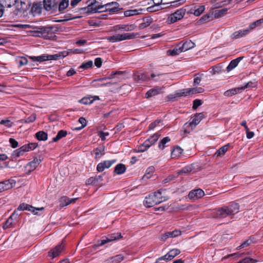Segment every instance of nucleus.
I'll list each match as a JSON object with an SVG mask.
<instances>
[{"label":"nucleus","instance_id":"obj_1","mask_svg":"<svg viewBox=\"0 0 263 263\" xmlns=\"http://www.w3.org/2000/svg\"><path fill=\"white\" fill-rule=\"evenodd\" d=\"M239 205L235 202L232 203L228 206H223L213 211L211 213L212 218L220 220L227 218L232 219L236 214L239 211Z\"/></svg>","mask_w":263,"mask_h":263},{"label":"nucleus","instance_id":"obj_2","mask_svg":"<svg viewBox=\"0 0 263 263\" xmlns=\"http://www.w3.org/2000/svg\"><path fill=\"white\" fill-rule=\"evenodd\" d=\"M27 210L28 211L31 212L33 214L36 215H40L41 214V212H42L44 210V207L35 208L32 205L29 204H27L26 203H22L17 208V211H14L13 213L11 214V215L9 217V218L6 221L4 228H8L10 227L12 223L13 219H16L17 216L18 215V213H17V211H25Z\"/></svg>","mask_w":263,"mask_h":263},{"label":"nucleus","instance_id":"obj_3","mask_svg":"<svg viewBox=\"0 0 263 263\" xmlns=\"http://www.w3.org/2000/svg\"><path fill=\"white\" fill-rule=\"evenodd\" d=\"M204 115L203 113L196 114L190 120L189 122L186 123L184 124V133H189L191 130H192L200 123Z\"/></svg>","mask_w":263,"mask_h":263},{"label":"nucleus","instance_id":"obj_4","mask_svg":"<svg viewBox=\"0 0 263 263\" xmlns=\"http://www.w3.org/2000/svg\"><path fill=\"white\" fill-rule=\"evenodd\" d=\"M104 6L101 5L99 2L92 0L87 7L83 8L82 9L87 13H95L104 11Z\"/></svg>","mask_w":263,"mask_h":263},{"label":"nucleus","instance_id":"obj_5","mask_svg":"<svg viewBox=\"0 0 263 263\" xmlns=\"http://www.w3.org/2000/svg\"><path fill=\"white\" fill-rule=\"evenodd\" d=\"M185 12L186 9L184 8H180L168 17V20L171 23H174L177 21L180 20L183 17Z\"/></svg>","mask_w":263,"mask_h":263},{"label":"nucleus","instance_id":"obj_6","mask_svg":"<svg viewBox=\"0 0 263 263\" xmlns=\"http://www.w3.org/2000/svg\"><path fill=\"white\" fill-rule=\"evenodd\" d=\"M159 204L158 200H157L155 195L154 193L150 194L145 198L144 200V205L147 208L152 207Z\"/></svg>","mask_w":263,"mask_h":263},{"label":"nucleus","instance_id":"obj_7","mask_svg":"<svg viewBox=\"0 0 263 263\" xmlns=\"http://www.w3.org/2000/svg\"><path fill=\"white\" fill-rule=\"evenodd\" d=\"M15 183V181L12 179L0 182V192L11 189Z\"/></svg>","mask_w":263,"mask_h":263},{"label":"nucleus","instance_id":"obj_8","mask_svg":"<svg viewBox=\"0 0 263 263\" xmlns=\"http://www.w3.org/2000/svg\"><path fill=\"white\" fill-rule=\"evenodd\" d=\"M248 86L249 83H247L243 86L229 89L224 92V96H225L226 97H230L233 95H235L237 93L241 92L242 90H245L248 87Z\"/></svg>","mask_w":263,"mask_h":263},{"label":"nucleus","instance_id":"obj_9","mask_svg":"<svg viewBox=\"0 0 263 263\" xmlns=\"http://www.w3.org/2000/svg\"><path fill=\"white\" fill-rule=\"evenodd\" d=\"M116 162V160L112 159L110 160H105L100 162L97 166V170L99 172H102L105 169L109 168Z\"/></svg>","mask_w":263,"mask_h":263},{"label":"nucleus","instance_id":"obj_10","mask_svg":"<svg viewBox=\"0 0 263 263\" xmlns=\"http://www.w3.org/2000/svg\"><path fill=\"white\" fill-rule=\"evenodd\" d=\"M122 237V236L120 233L111 234L108 235L105 239L101 240L98 243V245L101 246L113 240L120 239Z\"/></svg>","mask_w":263,"mask_h":263},{"label":"nucleus","instance_id":"obj_11","mask_svg":"<svg viewBox=\"0 0 263 263\" xmlns=\"http://www.w3.org/2000/svg\"><path fill=\"white\" fill-rule=\"evenodd\" d=\"M204 195V191L200 189H197L191 191L189 193L188 197L190 199L196 200L201 198Z\"/></svg>","mask_w":263,"mask_h":263},{"label":"nucleus","instance_id":"obj_12","mask_svg":"<svg viewBox=\"0 0 263 263\" xmlns=\"http://www.w3.org/2000/svg\"><path fill=\"white\" fill-rule=\"evenodd\" d=\"M64 247V245H63V242L57 245L55 248L51 249L48 252L49 256L52 257V258H54L59 256L60 254L61 253L62 251H63Z\"/></svg>","mask_w":263,"mask_h":263},{"label":"nucleus","instance_id":"obj_13","mask_svg":"<svg viewBox=\"0 0 263 263\" xmlns=\"http://www.w3.org/2000/svg\"><path fill=\"white\" fill-rule=\"evenodd\" d=\"M41 162V159H39L37 158H34L32 161L29 162L26 165L25 167L26 170L28 172V173H30L36 168Z\"/></svg>","mask_w":263,"mask_h":263},{"label":"nucleus","instance_id":"obj_14","mask_svg":"<svg viewBox=\"0 0 263 263\" xmlns=\"http://www.w3.org/2000/svg\"><path fill=\"white\" fill-rule=\"evenodd\" d=\"M103 6H104V11H108L110 12H115L119 10V4L117 2L109 3Z\"/></svg>","mask_w":263,"mask_h":263},{"label":"nucleus","instance_id":"obj_15","mask_svg":"<svg viewBox=\"0 0 263 263\" xmlns=\"http://www.w3.org/2000/svg\"><path fill=\"white\" fill-rule=\"evenodd\" d=\"M15 5H16V8L17 10L23 12L26 11L29 6L28 0H24L23 1L16 0Z\"/></svg>","mask_w":263,"mask_h":263},{"label":"nucleus","instance_id":"obj_16","mask_svg":"<svg viewBox=\"0 0 263 263\" xmlns=\"http://www.w3.org/2000/svg\"><path fill=\"white\" fill-rule=\"evenodd\" d=\"M250 32V30L248 29V28L244 29H240L234 32L232 35V37L234 39H239L245 36L248 34Z\"/></svg>","mask_w":263,"mask_h":263},{"label":"nucleus","instance_id":"obj_17","mask_svg":"<svg viewBox=\"0 0 263 263\" xmlns=\"http://www.w3.org/2000/svg\"><path fill=\"white\" fill-rule=\"evenodd\" d=\"M44 6L47 11L54 10L57 7L55 0H43Z\"/></svg>","mask_w":263,"mask_h":263},{"label":"nucleus","instance_id":"obj_18","mask_svg":"<svg viewBox=\"0 0 263 263\" xmlns=\"http://www.w3.org/2000/svg\"><path fill=\"white\" fill-rule=\"evenodd\" d=\"M107 78H101L97 80H95L92 82V86L95 87H104L106 86H108L110 84V82L104 83H102L105 80H106Z\"/></svg>","mask_w":263,"mask_h":263},{"label":"nucleus","instance_id":"obj_19","mask_svg":"<svg viewBox=\"0 0 263 263\" xmlns=\"http://www.w3.org/2000/svg\"><path fill=\"white\" fill-rule=\"evenodd\" d=\"M161 88L160 87H156L154 88L151 89L145 94V97L149 98L155 96L159 94L161 92Z\"/></svg>","mask_w":263,"mask_h":263},{"label":"nucleus","instance_id":"obj_20","mask_svg":"<svg viewBox=\"0 0 263 263\" xmlns=\"http://www.w3.org/2000/svg\"><path fill=\"white\" fill-rule=\"evenodd\" d=\"M153 20L151 17H145L142 20V22L139 25V28L143 29L149 26L153 22Z\"/></svg>","mask_w":263,"mask_h":263},{"label":"nucleus","instance_id":"obj_21","mask_svg":"<svg viewBox=\"0 0 263 263\" xmlns=\"http://www.w3.org/2000/svg\"><path fill=\"white\" fill-rule=\"evenodd\" d=\"M230 146V144H226L220 148H219L214 154V156L219 157L223 156L225 153L228 151Z\"/></svg>","mask_w":263,"mask_h":263},{"label":"nucleus","instance_id":"obj_22","mask_svg":"<svg viewBox=\"0 0 263 263\" xmlns=\"http://www.w3.org/2000/svg\"><path fill=\"white\" fill-rule=\"evenodd\" d=\"M195 46L194 43L192 42L191 41H187L183 43L180 48L182 50V52H185L190 49L194 48Z\"/></svg>","mask_w":263,"mask_h":263},{"label":"nucleus","instance_id":"obj_23","mask_svg":"<svg viewBox=\"0 0 263 263\" xmlns=\"http://www.w3.org/2000/svg\"><path fill=\"white\" fill-rule=\"evenodd\" d=\"M243 57H239L237 59L232 60L227 67V70L229 72L235 68L239 62L242 59Z\"/></svg>","mask_w":263,"mask_h":263},{"label":"nucleus","instance_id":"obj_24","mask_svg":"<svg viewBox=\"0 0 263 263\" xmlns=\"http://www.w3.org/2000/svg\"><path fill=\"white\" fill-rule=\"evenodd\" d=\"M66 52H61L54 54H50L48 55V60H57L61 59L67 55Z\"/></svg>","mask_w":263,"mask_h":263},{"label":"nucleus","instance_id":"obj_25","mask_svg":"<svg viewBox=\"0 0 263 263\" xmlns=\"http://www.w3.org/2000/svg\"><path fill=\"white\" fill-rule=\"evenodd\" d=\"M28 152L26 149V146L24 145L20 148L15 150L13 153V156L15 158L23 156L25 152Z\"/></svg>","mask_w":263,"mask_h":263},{"label":"nucleus","instance_id":"obj_26","mask_svg":"<svg viewBox=\"0 0 263 263\" xmlns=\"http://www.w3.org/2000/svg\"><path fill=\"white\" fill-rule=\"evenodd\" d=\"M126 170V167L124 164L122 163H119L115 166L114 172L117 175H121L124 173Z\"/></svg>","mask_w":263,"mask_h":263},{"label":"nucleus","instance_id":"obj_27","mask_svg":"<svg viewBox=\"0 0 263 263\" xmlns=\"http://www.w3.org/2000/svg\"><path fill=\"white\" fill-rule=\"evenodd\" d=\"M78 199L77 198H69L67 197H62L61 199V202L62 206L68 205L71 203H74L75 201Z\"/></svg>","mask_w":263,"mask_h":263},{"label":"nucleus","instance_id":"obj_28","mask_svg":"<svg viewBox=\"0 0 263 263\" xmlns=\"http://www.w3.org/2000/svg\"><path fill=\"white\" fill-rule=\"evenodd\" d=\"M139 34L138 33H125L123 34H121V41L127 40H131L135 39L138 36Z\"/></svg>","mask_w":263,"mask_h":263},{"label":"nucleus","instance_id":"obj_29","mask_svg":"<svg viewBox=\"0 0 263 263\" xmlns=\"http://www.w3.org/2000/svg\"><path fill=\"white\" fill-rule=\"evenodd\" d=\"M155 195L157 200H158L159 204L167 200V198L162 195V191L159 190L157 192L153 193Z\"/></svg>","mask_w":263,"mask_h":263},{"label":"nucleus","instance_id":"obj_30","mask_svg":"<svg viewBox=\"0 0 263 263\" xmlns=\"http://www.w3.org/2000/svg\"><path fill=\"white\" fill-rule=\"evenodd\" d=\"M204 10V6L201 5L198 7L197 8H195V9L193 10L191 9L190 12H188V13L193 14L195 16H199L202 13H203Z\"/></svg>","mask_w":263,"mask_h":263},{"label":"nucleus","instance_id":"obj_31","mask_svg":"<svg viewBox=\"0 0 263 263\" xmlns=\"http://www.w3.org/2000/svg\"><path fill=\"white\" fill-rule=\"evenodd\" d=\"M180 44H179L177 47H176L173 50H168L167 51V54L170 56H174L176 55H178L181 52H182V50L180 46Z\"/></svg>","mask_w":263,"mask_h":263},{"label":"nucleus","instance_id":"obj_32","mask_svg":"<svg viewBox=\"0 0 263 263\" xmlns=\"http://www.w3.org/2000/svg\"><path fill=\"white\" fill-rule=\"evenodd\" d=\"M35 137L39 141H45L48 138V135L44 131H40L35 134Z\"/></svg>","mask_w":263,"mask_h":263},{"label":"nucleus","instance_id":"obj_33","mask_svg":"<svg viewBox=\"0 0 263 263\" xmlns=\"http://www.w3.org/2000/svg\"><path fill=\"white\" fill-rule=\"evenodd\" d=\"M171 141V139L168 137H166L163 138L160 141L158 144V148L160 149H163L165 147L167 146L166 144L170 142Z\"/></svg>","mask_w":263,"mask_h":263},{"label":"nucleus","instance_id":"obj_34","mask_svg":"<svg viewBox=\"0 0 263 263\" xmlns=\"http://www.w3.org/2000/svg\"><path fill=\"white\" fill-rule=\"evenodd\" d=\"M29 58L31 59L33 61H37L39 62H42L46 61H48V55H42L40 56H30Z\"/></svg>","mask_w":263,"mask_h":263},{"label":"nucleus","instance_id":"obj_35","mask_svg":"<svg viewBox=\"0 0 263 263\" xmlns=\"http://www.w3.org/2000/svg\"><path fill=\"white\" fill-rule=\"evenodd\" d=\"M67 134L66 130H61L58 133L57 136L52 139L53 142H57L63 137H65Z\"/></svg>","mask_w":263,"mask_h":263},{"label":"nucleus","instance_id":"obj_36","mask_svg":"<svg viewBox=\"0 0 263 263\" xmlns=\"http://www.w3.org/2000/svg\"><path fill=\"white\" fill-rule=\"evenodd\" d=\"M182 152V149H181L179 146H176L172 151L171 153V156L173 158L178 157L181 155Z\"/></svg>","mask_w":263,"mask_h":263},{"label":"nucleus","instance_id":"obj_37","mask_svg":"<svg viewBox=\"0 0 263 263\" xmlns=\"http://www.w3.org/2000/svg\"><path fill=\"white\" fill-rule=\"evenodd\" d=\"M16 3V0H0V4L5 7H11Z\"/></svg>","mask_w":263,"mask_h":263},{"label":"nucleus","instance_id":"obj_38","mask_svg":"<svg viewBox=\"0 0 263 263\" xmlns=\"http://www.w3.org/2000/svg\"><path fill=\"white\" fill-rule=\"evenodd\" d=\"M160 135L158 133L155 134L152 136H151L149 138L145 141V142H148V144L149 145V147L153 145L158 139Z\"/></svg>","mask_w":263,"mask_h":263},{"label":"nucleus","instance_id":"obj_39","mask_svg":"<svg viewBox=\"0 0 263 263\" xmlns=\"http://www.w3.org/2000/svg\"><path fill=\"white\" fill-rule=\"evenodd\" d=\"M134 24H122L121 25V31H131L136 28Z\"/></svg>","mask_w":263,"mask_h":263},{"label":"nucleus","instance_id":"obj_40","mask_svg":"<svg viewBox=\"0 0 263 263\" xmlns=\"http://www.w3.org/2000/svg\"><path fill=\"white\" fill-rule=\"evenodd\" d=\"M121 34H116L114 35L107 37L106 39L110 42L115 43L121 42Z\"/></svg>","mask_w":263,"mask_h":263},{"label":"nucleus","instance_id":"obj_41","mask_svg":"<svg viewBox=\"0 0 263 263\" xmlns=\"http://www.w3.org/2000/svg\"><path fill=\"white\" fill-rule=\"evenodd\" d=\"M180 253V251L178 249H172L167 253L168 258L171 260Z\"/></svg>","mask_w":263,"mask_h":263},{"label":"nucleus","instance_id":"obj_42","mask_svg":"<svg viewBox=\"0 0 263 263\" xmlns=\"http://www.w3.org/2000/svg\"><path fill=\"white\" fill-rule=\"evenodd\" d=\"M262 23H263V18L258 20L256 21L251 23L248 27V29L250 31L253 30L255 27L259 26Z\"/></svg>","mask_w":263,"mask_h":263},{"label":"nucleus","instance_id":"obj_43","mask_svg":"<svg viewBox=\"0 0 263 263\" xmlns=\"http://www.w3.org/2000/svg\"><path fill=\"white\" fill-rule=\"evenodd\" d=\"M148 143V142L145 141L143 144L139 145L137 152L141 153L146 151L149 147V145Z\"/></svg>","mask_w":263,"mask_h":263},{"label":"nucleus","instance_id":"obj_44","mask_svg":"<svg viewBox=\"0 0 263 263\" xmlns=\"http://www.w3.org/2000/svg\"><path fill=\"white\" fill-rule=\"evenodd\" d=\"M95 153L97 158H99L105 154L104 147H98L95 149Z\"/></svg>","mask_w":263,"mask_h":263},{"label":"nucleus","instance_id":"obj_45","mask_svg":"<svg viewBox=\"0 0 263 263\" xmlns=\"http://www.w3.org/2000/svg\"><path fill=\"white\" fill-rule=\"evenodd\" d=\"M69 5L68 0H62L59 4V11H62L66 9Z\"/></svg>","mask_w":263,"mask_h":263},{"label":"nucleus","instance_id":"obj_46","mask_svg":"<svg viewBox=\"0 0 263 263\" xmlns=\"http://www.w3.org/2000/svg\"><path fill=\"white\" fill-rule=\"evenodd\" d=\"M0 124L4 125L7 128L11 127L13 125V122L8 119L2 120L0 121Z\"/></svg>","mask_w":263,"mask_h":263},{"label":"nucleus","instance_id":"obj_47","mask_svg":"<svg viewBox=\"0 0 263 263\" xmlns=\"http://www.w3.org/2000/svg\"><path fill=\"white\" fill-rule=\"evenodd\" d=\"M112 263H119L123 260V256L122 255H117L111 258Z\"/></svg>","mask_w":263,"mask_h":263},{"label":"nucleus","instance_id":"obj_48","mask_svg":"<svg viewBox=\"0 0 263 263\" xmlns=\"http://www.w3.org/2000/svg\"><path fill=\"white\" fill-rule=\"evenodd\" d=\"M189 91L191 92V94H195L203 92L204 89L202 87H196L194 88H190Z\"/></svg>","mask_w":263,"mask_h":263},{"label":"nucleus","instance_id":"obj_49","mask_svg":"<svg viewBox=\"0 0 263 263\" xmlns=\"http://www.w3.org/2000/svg\"><path fill=\"white\" fill-rule=\"evenodd\" d=\"M36 119V115L35 114H32L29 117L25 119L22 120V122L26 123H29L34 122Z\"/></svg>","mask_w":263,"mask_h":263},{"label":"nucleus","instance_id":"obj_50","mask_svg":"<svg viewBox=\"0 0 263 263\" xmlns=\"http://www.w3.org/2000/svg\"><path fill=\"white\" fill-rule=\"evenodd\" d=\"M164 74L163 73H158L154 74L152 73L151 76L148 78L149 80H154L155 81H158L159 79L161 78Z\"/></svg>","mask_w":263,"mask_h":263},{"label":"nucleus","instance_id":"obj_51","mask_svg":"<svg viewBox=\"0 0 263 263\" xmlns=\"http://www.w3.org/2000/svg\"><path fill=\"white\" fill-rule=\"evenodd\" d=\"M93 64L92 61H88L85 63H82L81 66H80L79 68L82 69H88L92 67Z\"/></svg>","mask_w":263,"mask_h":263},{"label":"nucleus","instance_id":"obj_52","mask_svg":"<svg viewBox=\"0 0 263 263\" xmlns=\"http://www.w3.org/2000/svg\"><path fill=\"white\" fill-rule=\"evenodd\" d=\"M92 97L83 98L80 100V102L84 104H90L93 103L94 100H92Z\"/></svg>","mask_w":263,"mask_h":263},{"label":"nucleus","instance_id":"obj_53","mask_svg":"<svg viewBox=\"0 0 263 263\" xmlns=\"http://www.w3.org/2000/svg\"><path fill=\"white\" fill-rule=\"evenodd\" d=\"M138 13V10L136 9L129 10L125 11L124 12V15L126 17H128V16H133L134 15H136Z\"/></svg>","mask_w":263,"mask_h":263},{"label":"nucleus","instance_id":"obj_54","mask_svg":"<svg viewBox=\"0 0 263 263\" xmlns=\"http://www.w3.org/2000/svg\"><path fill=\"white\" fill-rule=\"evenodd\" d=\"M189 90H190V88L181 90L180 92L177 93V96H178V97H181V96H186L189 95H190L191 92Z\"/></svg>","mask_w":263,"mask_h":263},{"label":"nucleus","instance_id":"obj_55","mask_svg":"<svg viewBox=\"0 0 263 263\" xmlns=\"http://www.w3.org/2000/svg\"><path fill=\"white\" fill-rule=\"evenodd\" d=\"M257 262L256 260L250 257H246L241 260L238 261L237 263H255Z\"/></svg>","mask_w":263,"mask_h":263},{"label":"nucleus","instance_id":"obj_56","mask_svg":"<svg viewBox=\"0 0 263 263\" xmlns=\"http://www.w3.org/2000/svg\"><path fill=\"white\" fill-rule=\"evenodd\" d=\"M26 146V149L28 152L32 151L35 149L37 146V144L36 143H30L28 144H25Z\"/></svg>","mask_w":263,"mask_h":263},{"label":"nucleus","instance_id":"obj_57","mask_svg":"<svg viewBox=\"0 0 263 263\" xmlns=\"http://www.w3.org/2000/svg\"><path fill=\"white\" fill-rule=\"evenodd\" d=\"M17 62L20 66H22L26 65L27 64L28 60L27 58L22 57L18 58V59L17 60Z\"/></svg>","mask_w":263,"mask_h":263},{"label":"nucleus","instance_id":"obj_58","mask_svg":"<svg viewBox=\"0 0 263 263\" xmlns=\"http://www.w3.org/2000/svg\"><path fill=\"white\" fill-rule=\"evenodd\" d=\"M175 237L173 234L172 232H167L163 235L161 236V240L165 241L168 238Z\"/></svg>","mask_w":263,"mask_h":263},{"label":"nucleus","instance_id":"obj_59","mask_svg":"<svg viewBox=\"0 0 263 263\" xmlns=\"http://www.w3.org/2000/svg\"><path fill=\"white\" fill-rule=\"evenodd\" d=\"M227 11V9L226 8L216 11L215 12L216 17H219L223 16L226 14Z\"/></svg>","mask_w":263,"mask_h":263},{"label":"nucleus","instance_id":"obj_60","mask_svg":"<svg viewBox=\"0 0 263 263\" xmlns=\"http://www.w3.org/2000/svg\"><path fill=\"white\" fill-rule=\"evenodd\" d=\"M162 9V7H158V6H155L154 5L152 6L147 8V11L149 12H155V11H158Z\"/></svg>","mask_w":263,"mask_h":263},{"label":"nucleus","instance_id":"obj_61","mask_svg":"<svg viewBox=\"0 0 263 263\" xmlns=\"http://www.w3.org/2000/svg\"><path fill=\"white\" fill-rule=\"evenodd\" d=\"M31 11L35 14H40L41 12V9L37 4H35L32 6Z\"/></svg>","mask_w":263,"mask_h":263},{"label":"nucleus","instance_id":"obj_62","mask_svg":"<svg viewBox=\"0 0 263 263\" xmlns=\"http://www.w3.org/2000/svg\"><path fill=\"white\" fill-rule=\"evenodd\" d=\"M221 71V67L218 64L213 67V74L219 73Z\"/></svg>","mask_w":263,"mask_h":263},{"label":"nucleus","instance_id":"obj_63","mask_svg":"<svg viewBox=\"0 0 263 263\" xmlns=\"http://www.w3.org/2000/svg\"><path fill=\"white\" fill-rule=\"evenodd\" d=\"M186 0H177L171 3V6H179L180 5L184 4Z\"/></svg>","mask_w":263,"mask_h":263},{"label":"nucleus","instance_id":"obj_64","mask_svg":"<svg viewBox=\"0 0 263 263\" xmlns=\"http://www.w3.org/2000/svg\"><path fill=\"white\" fill-rule=\"evenodd\" d=\"M202 104V101L200 100L196 99L193 101V108L196 109Z\"/></svg>","mask_w":263,"mask_h":263}]
</instances>
